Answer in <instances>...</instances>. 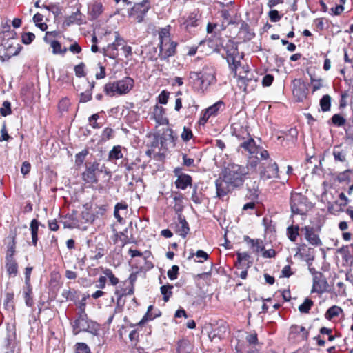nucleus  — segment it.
<instances>
[{
  "label": "nucleus",
  "mask_w": 353,
  "mask_h": 353,
  "mask_svg": "<svg viewBox=\"0 0 353 353\" xmlns=\"http://www.w3.org/2000/svg\"><path fill=\"white\" fill-rule=\"evenodd\" d=\"M230 68L237 77V86L245 93L253 91L257 86L256 79L250 73L248 65H242L243 55L240 54L236 43L228 41L224 47Z\"/></svg>",
  "instance_id": "obj_1"
},
{
  "label": "nucleus",
  "mask_w": 353,
  "mask_h": 353,
  "mask_svg": "<svg viewBox=\"0 0 353 353\" xmlns=\"http://www.w3.org/2000/svg\"><path fill=\"white\" fill-rule=\"evenodd\" d=\"M247 174L248 169L245 167L234 163L229 164L215 181L217 196L223 199L234 189L241 187Z\"/></svg>",
  "instance_id": "obj_2"
},
{
  "label": "nucleus",
  "mask_w": 353,
  "mask_h": 353,
  "mask_svg": "<svg viewBox=\"0 0 353 353\" xmlns=\"http://www.w3.org/2000/svg\"><path fill=\"white\" fill-rule=\"evenodd\" d=\"M189 79L194 88L203 91L216 82V70L212 65H205L199 72H190Z\"/></svg>",
  "instance_id": "obj_3"
},
{
  "label": "nucleus",
  "mask_w": 353,
  "mask_h": 353,
  "mask_svg": "<svg viewBox=\"0 0 353 353\" xmlns=\"http://www.w3.org/2000/svg\"><path fill=\"white\" fill-rule=\"evenodd\" d=\"M170 29L171 27L168 25L161 28L158 32L159 39V57L161 59L165 60L170 57L174 56L176 52L178 43L171 39Z\"/></svg>",
  "instance_id": "obj_4"
},
{
  "label": "nucleus",
  "mask_w": 353,
  "mask_h": 353,
  "mask_svg": "<svg viewBox=\"0 0 353 353\" xmlns=\"http://www.w3.org/2000/svg\"><path fill=\"white\" fill-rule=\"evenodd\" d=\"M74 334L77 335L81 332H88L92 334L97 332L99 325L88 320V316L83 307L77 313V318L71 322Z\"/></svg>",
  "instance_id": "obj_5"
},
{
  "label": "nucleus",
  "mask_w": 353,
  "mask_h": 353,
  "mask_svg": "<svg viewBox=\"0 0 353 353\" xmlns=\"http://www.w3.org/2000/svg\"><path fill=\"white\" fill-rule=\"evenodd\" d=\"M134 83V79L127 77L121 80L107 83L104 86V92L110 97L125 94L132 89Z\"/></svg>",
  "instance_id": "obj_6"
},
{
  "label": "nucleus",
  "mask_w": 353,
  "mask_h": 353,
  "mask_svg": "<svg viewBox=\"0 0 353 353\" xmlns=\"http://www.w3.org/2000/svg\"><path fill=\"white\" fill-rule=\"evenodd\" d=\"M133 293L134 285L131 282L124 281L119 283L115 286L114 294L117 296L115 312H121L123 311L125 303L124 297Z\"/></svg>",
  "instance_id": "obj_7"
},
{
  "label": "nucleus",
  "mask_w": 353,
  "mask_h": 353,
  "mask_svg": "<svg viewBox=\"0 0 353 353\" xmlns=\"http://www.w3.org/2000/svg\"><path fill=\"white\" fill-rule=\"evenodd\" d=\"M290 207L293 214L305 215L311 209L307 198L300 193L291 194Z\"/></svg>",
  "instance_id": "obj_8"
},
{
  "label": "nucleus",
  "mask_w": 353,
  "mask_h": 353,
  "mask_svg": "<svg viewBox=\"0 0 353 353\" xmlns=\"http://www.w3.org/2000/svg\"><path fill=\"white\" fill-rule=\"evenodd\" d=\"M150 8L149 0H143L141 3H135L128 10V16L137 23H141Z\"/></svg>",
  "instance_id": "obj_9"
},
{
  "label": "nucleus",
  "mask_w": 353,
  "mask_h": 353,
  "mask_svg": "<svg viewBox=\"0 0 353 353\" xmlns=\"http://www.w3.org/2000/svg\"><path fill=\"white\" fill-rule=\"evenodd\" d=\"M279 165L272 159L267 163H263L259 167L260 177L263 180H268L279 177Z\"/></svg>",
  "instance_id": "obj_10"
},
{
  "label": "nucleus",
  "mask_w": 353,
  "mask_h": 353,
  "mask_svg": "<svg viewBox=\"0 0 353 353\" xmlns=\"http://www.w3.org/2000/svg\"><path fill=\"white\" fill-rule=\"evenodd\" d=\"M201 15L199 11H194L188 16H184L179 19L181 28L190 32L192 28L197 27L201 21Z\"/></svg>",
  "instance_id": "obj_11"
},
{
  "label": "nucleus",
  "mask_w": 353,
  "mask_h": 353,
  "mask_svg": "<svg viewBox=\"0 0 353 353\" xmlns=\"http://www.w3.org/2000/svg\"><path fill=\"white\" fill-rule=\"evenodd\" d=\"M328 283L325 276L320 272H316L313 275V284L312 293L322 294L328 290Z\"/></svg>",
  "instance_id": "obj_12"
},
{
  "label": "nucleus",
  "mask_w": 353,
  "mask_h": 353,
  "mask_svg": "<svg viewBox=\"0 0 353 353\" xmlns=\"http://www.w3.org/2000/svg\"><path fill=\"white\" fill-rule=\"evenodd\" d=\"M99 163L94 161L85 164V170L82 174L83 180L87 183H97V172L99 170Z\"/></svg>",
  "instance_id": "obj_13"
},
{
  "label": "nucleus",
  "mask_w": 353,
  "mask_h": 353,
  "mask_svg": "<svg viewBox=\"0 0 353 353\" xmlns=\"http://www.w3.org/2000/svg\"><path fill=\"white\" fill-rule=\"evenodd\" d=\"M349 201L350 200L345 194L343 192H341L339 195V199L328 204V211L334 214L345 212V208L347 205Z\"/></svg>",
  "instance_id": "obj_14"
},
{
  "label": "nucleus",
  "mask_w": 353,
  "mask_h": 353,
  "mask_svg": "<svg viewBox=\"0 0 353 353\" xmlns=\"http://www.w3.org/2000/svg\"><path fill=\"white\" fill-rule=\"evenodd\" d=\"M293 94L299 101H303L307 96V88L301 79H295L292 81Z\"/></svg>",
  "instance_id": "obj_15"
},
{
  "label": "nucleus",
  "mask_w": 353,
  "mask_h": 353,
  "mask_svg": "<svg viewBox=\"0 0 353 353\" xmlns=\"http://www.w3.org/2000/svg\"><path fill=\"white\" fill-rule=\"evenodd\" d=\"M309 332L303 326L292 325L290 328L289 337L298 341L307 340Z\"/></svg>",
  "instance_id": "obj_16"
},
{
  "label": "nucleus",
  "mask_w": 353,
  "mask_h": 353,
  "mask_svg": "<svg viewBox=\"0 0 353 353\" xmlns=\"http://www.w3.org/2000/svg\"><path fill=\"white\" fill-rule=\"evenodd\" d=\"M232 134L239 140L244 141L250 137V134L246 126L241 125L239 123L232 124Z\"/></svg>",
  "instance_id": "obj_17"
},
{
  "label": "nucleus",
  "mask_w": 353,
  "mask_h": 353,
  "mask_svg": "<svg viewBox=\"0 0 353 353\" xmlns=\"http://www.w3.org/2000/svg\"><path fill=\"white\" fill-rule=\"evenodd\" d=\"M190 231V228L185 217L179 214L178 216V223H175V232L179 234L183 238L186 237Z\"/></svg>",
  "instance_id": "obj_18"
},
{
  "label": "nucleus",
  "mask_w": 353,
  "mask_h": 353,
  "mask_svg": "<svg viewBox=\"0 0 353 353\" xmlns=\"http://www.w3.org/2000/svg\"><path fill=\"white\" fill-rule=\"evenodd\" d=\"M239 147L245 152H248L252 157L255 154L256 155L259 150L254 140L251 137L243 141Z\"/></svg>",
  "instance_id": "obj_19"
},
{
  "label": "nucleus",
  "mask_w": 353,
  "mask_h": 353,
  "mask_svg": "<svg viewBox=\"0 0 353 353\" xmlns=\"http://www.w3.org/2000/svg\"><path fill=\"white\" fill-rule=\"evenodd\" d=\"M83 14L80 12L79 9H77L76 12H72L65 19L63 25L65 26H70L73 24L81 25L83 23Z\"/></svg>",
  "instance_id": "obj_20"
},
{
  "label": "nucleus",
  "mask_w": 353,
  "mask_h": 353,
  "mask_svg": "<svg viewBox=\"0 0 353 353\" xmlns=\"http://www.w3.org/2000/svg\"><path fill=\"white\" fill-rule=\"evenodd\" d=\"M165 110L162 106L156 105L154 107L153 117L159 125H168V119L165 116Z\"/></svg>",
  "instance_id": "obj_21"
},
{
  "label": "nucleus",
  "mask_w": 353,
  "mask_h": 353,
  "mask_svg": "<svg viewBox=\"0 0 353 353\" xmlns=\"http://www.w3.org/2000/svg\"><path fill=\"white\" fill-rule=\"evenodd\" d=\"M16 237H17V230L15 229L13 232H11L8 236L9 242L7 245V250L6 254V258H14L16 252Z\"/></svg>",
  "instance_id": "obj_22"
},
{
  "label": "nucleus",
  "mask_w": 353,
  "mask_h": 353,
  "mask_svg": "<svg viewBox=\"0 0 353 353\" xmlns=\"http://www.w3.org/2000/svg\"><path fill=\"white\" fill-rule=\"evenodd\" d=\"M305 230V237L307 241L313 245H321V241L319 236L315 233L314 228L310 226H305L303 229Z\"/></svg>",
  "instance_id": "obj_23"
},
{
  "label": "nucleus",
  "mask_w": 353,
  "mask_h": 353,
  "mask_svg": "<svg viewBox=\"0 0 353 353\" xmlns=\"http://www.w3.org/2000/svg\"><path fill=\"white\" fill-rule=\"evenodd\" d=\"M237 259L235 262V267L238 269L243 268L245 266L250 267L252 262L250 261V255L248 252H236Z\"/></svg>",
  "instance_id": "obj_24"
},
{
  "label": "nucleus",
  "mask_w": 353,
  "mask_h": 353,
  "mask_svg": "<svg viewBox=\"0 0 353 353\" xmlns=\"http://www.w3.org/2000/svg\"><path fill=\"white\" fill-rule=\"evenodd\" d=\"M5 268L9 276L15 277L18 274V263L14 258H6Z\"/></svg>",
  "instance_id": "obj_25"
},
{
  "label": "nucleus",
  "mask_w": 353,
  "mask_h": 353,
  "mask_svg": "<svg viewBox=\"0 0 353 353\" xmlns=\"http://www.w3.org/2000/svg\"><path fill=\"white\" fill-rule=\"evenodd\" d=\"M103 12V8L101 2H94L88 7V14L91 19H97Z\"/></svg>",
  "instance_id": "obj_26"
},
{
  "label": "nucleus",
  "mask_w": 353,
  "mask_h": 353,
  "mask_svg": "<svg viewBox=\"0 0 353 353\" xmlns=\"http://www.w3.org/2000/svg\"><path fill=\"white\" fill-rule=\"evenodd\" d=\"M192 179L188 174L179 176L175 181V186L177 189L185 190L188 186H191Z\"/></svg>",
  "instance_id": "obj_27"
},
{
  "label": "nucleus",
  "mask_w": 353,
  "mask_h": 353,
  "mask_svg": "<svg viewBox=\"0 0 353 353\" xmlns=\"http://www.w3.org/2000/svg\"><path fill=\"white\" fill-rule=\"evenodd\" d=\"M338 252L346 262L353 261V244L342 246L338 250Z\"/></svg>",
  "instance_id": "obj_28"
},
{
  "label": "nucleus",
  "mask_w": 353,
  "mask_h": 353,
  "mask_svg": "<svg viewBox=\"0 0 353 353\" xmlns=\"http://www.w3.org/2000/svg\"><path fill=\"white\" fill-rule=\"evenodd\" d=\"M245 241L250 245L251 248L253 249V252L259 253L264 250V245L261 239H252L249 236H245Z\"/></svg>",
  "instance_id": "obj_29"
},
{
  "label": "nucleus",
  "mask_w": 353,
  "mask_h": 353,
  "mask_svg": "<svg viewBox=\"0 0 353 353\" xmlns=\"http://www.w3.org/2000/svg\"><path fill=\"white\" fill-rule=\"evenodd\" d=\"M128 230L125 229L123 231L116 232L115 234V239H114V243L119 244L121 247H123L125 245L130 243V239L127 235Z\"/></svg>",
  "instance_id": "obj_30"
},
{
  "label": "nucleus",
  "mask_w": 353,
  "mask_h": 353,
  "mask_svg": "<svg viewBox=\"0 0 353 353\" xmlns=\"http://www.w3.org/2000/svg\"><path fill=\"white\" fill-rule=\"evenodd\" d=\"M102 272L104 276H106V281L108 280L110 285L117 286L119 283V279L113 273L112 270L109 268H103Z\"/></svg>",
  "instance_id": "obj_31"
},
{
  "label": "nucleus",
  "mask_w": 353,
  "mask_h": 353,
  "mask_svg": "<svg viewBox=\"0 0 353 353\" xmlns=\"http://www.w3.org/2000/svg\"><path fill=\"white\" fill-rule=\"evenodd\" d=\"M14 294L13 292H8L6 293L5 299L3 301V307L8 311L14 310Z\"/></svg>",
  "instance_id": "obj_32"
},
{
  "label": "nucleus",
  "mask_w": 353,
  "mask_h": 353,
  "mask_svg": "<svg viewBox=\"0 0 353 353\" xmlns=\"http://www.w3.org/2000/svg\"><path fill=\"white\" fill-rule=\"evenodd\" d=\"M122 148L120 145L114 146L108 154V160L114 162L118 159L123 158Z\"/></svg>",
  "instance_id": "obj_33"
},
{
  "label": "nucleus",
  "mask_w": 353,
  "mask_h": 353,
  "mask_svg": "<svg viewBox=\"0 0 353 353\" xmlns=\"http://www.w3.org/2000/svg\"><path fill=\"white\" fill-rule=\"evenodd\" d=\"M225 104L222 101H219L216 103H214L212 105L208 107L205 109L208 112V114L211 117H216L218 115L220 110H223L224 109Z\"/></svg>",
  "instance_id": "obj_34"
},
{
  "label": "nucleus",
  "mask_w": 353,
  "mask_h": 353,
  "mask_svg": "<svg viewBox=\"0 0 353 353\" xmlns=\"http://www.w3.org/2000/svg\"><path fill=\"white\" fill-rule=\"evenodd\" d=\"M64 228H75L79 226V221L74 216L73 214H67L64 217V221L63 222Z\"/></svg>",
  "instance_id": "obj_35"
},
{
  "label": "nucleus",
  "mask_w": 353,
  "mask_h": 353,
  "mask_svg": "<svg viewBox=\"0 0 353 353\" xmlns=\"http://www.w3.org/2000/svg\"><path fill=\"white\" fill-rule=\"evenodd\" d=\"M341 313H343L341 307L337 305H333L326 311L325 317L327 320H332V319L339 316Z\"/></svg>",
  "instance_id": "obj_36"
},
{
  "label": "nucleus",
  "mask_w": 353,
  "mask_h": 353,
  "mask_svg": "<svg viewBox=\"0 0 353 353\" xmlns=\"http://www.w3.org/2000/svg\"><path fill=\"white\" fill-rule=\"evenodd\" d=\"M30 230L32 244L36 246L38 241L39 221L37 219L32 220L30 223Z\"/></svg>",
  "instance_id": "obj_37"
},
{
  "label": "nucleus",
  "mask_w": 353,
  "mask_h": 353,
  "mask_svg": "<svg viewBox=\"0 0 353 353\" xmlns=\"http://www.w3.org/2000/svg\"><path fill=\"white\" fill-rule=\"evenodd\" d=\"M32 293V289L31 284H29L28 285H26L25 284V286L23 288V294L25 299L26 305L28 307H31L33 305V300L31 296V294Z\"/></svg>",
  "instance_id": "obj_38"
},
{
  "label": "nucleus",
  "mask_w": 353,
  "mask_h": 353,
  "mask_svg": "<svg viewBox=\"0 0 353 353\" xmlns=\"http://www.w3.org/2000/svg\"><path fill=\"white\" fill-rule=\"evenodd\" d=\"M100 114H104L103 111L92 114L88 118L89 125L94 129H99L103 126V123L97 122Z\"/></svg>",
  "instance_id": "obj_39"
},
{
  "label": "nucleus",
  "mask_w": 353,
  "mask_h": 353,
  "mask_svg": "<svg viewBox=\"0 0 353 353\" xmlns=\"http://www.w3.org/2000/svg\"><path fill=\"white\" fill-rule=\"evenodd\" d=\"M128 205L125 202H120L116 204L114 208V215L119 223H122L123 221V217L119 214V210H122L127 212Z\"/></svg>",
  "instance_id": "obj_40"
},
{
  "label": "nucleus",
  "mask_w": 353,
  "mask_h": 353,
  "mask_svg": "<svg viewBox=\"0 0 353 353\" xmlns=\"http://www.w3.org/2000/svg\"><path fill=\"white\" fill-rule=\"evenodd\" d=\"M299 225H291L287 228V234L289 239L295 242L299 236Z\"/></svg>",
  "instance_id": "obj_41"
},
{
  "label": "nucleus",
  "mask_w": 353,
  "mask_h": 353,
  "mask_svg": "<svg viewBox=\"0 0 353 353\" xmlns=\"http://www.w3.org/2000/svg\"><path fill=\"white\" fill-rule=\"evenodd\" d=\"M104 55L111 59H116L118 57L119 53L115 44H109L108 47L104 49Z\"/></svg>",
  "instance_id": "obj_42"
},
{
  "label": "nucleus",
  "mask_w": 353,
  "mask_h": 353,
  "mask_svg": "<svg viewBox=\"0 0 353 353\" xmlns=\"http://www.w3.org/2000/svg\"><path fill=\"white\" fill-rule=\"evenodd\" d=\"M153 309L152 305H150L148 308L146 314L143 316L142 319L137 323V325H142L149 321H152L156 317L159 316V314H153L152 310Z\"/></svg>",
  "instance_id": "obj_43"
},
{
  "label": "nucleus",
  "mask_w": 353,
  "mask_h": 353,
  "mask_svg": "<svg viewBox=\"0 0 353 353\" xmlns=\"http://www.w3.org/2000/svg\"><path fill=\"white\" fill-rule=\"evenodd\" d=\"M313 305V301L309 298H306L304 300V302L299 306V310L301 313L307 314L309 313Z\"/></svg>",
  "instance_id": "obj_44"
},
{
  "label": "nucleus",
  "mask_w": 353,
  "mask_h": 353,
  "mask_svg": "<svg viewBox=\"0 0 353 353\" xmlns=\"http://www.w3.org/2000/svg\"><path fill=\"white\" fill-rule=\"evenodd\" d=\"M173 286L172 285H165L161 287V292L163 295V299L165 302H168L172 295Z\"/></svg>",
  "instance_id": "obj_45"
},
{
  "label": "nucleus",
  "mask_w": 353,
  "mask_h": 353,
  "mask_svg": "<svg viewBox=\"0 0 353 353\" xmlns=\"http://www.w3.org/2000/svg\"><path fill=\"white\" fill-rule=\"evenodd\" d=\"M50 43V46L52 48V53L54 54H64L66 51L67 48L62 49L61 44L58 41H51L49 42Z\"/></svg>",
  "instance_id": "obj_46"
},
{
  "label": "nucleus",
  "mask_w": 353,
  "mask_h": 353,
  "mask_svg": "<svg viewBox=\"0 0 353 353\" xmlns=\"http://www.w3.org/2000/svg\"><path fill=\"white\" fill-rule=\"evenodd\" d=\"M94 82L90 83V90H87L85 92H82L80 95V102L85 103L92 99V90L94 87Z\"/></svg>",
  "instance_id": "obj_47"
},
{
  "label": "nucleus",
  "mask_w": 353,
  "mask_h": 353,
  "mask_svg": "<svg viewBox=\"0 0 353 353\" xmlns=\"http://www.w3.org/2000/svg\"><path fill=\"white\" fill-rule=\"evenodd\" d=\"M332 124L336 127H342L345 125L346 120L340 114H334L331 118Z\"/></svg>",
  "instance_id": "obj_48"
},
{
  "label": "nucleus",
  "mask_w": 353,
  "mask_h": 353,
  "mask_svg": "<svg viewBox=\"0 0 353 353\" xmlns=\"http://www.w3.org/2000/svg\"><path fill=\"white\" fill-rule=\"evenodd\" d=\"M320 105L323 112H327L330 110L331 98L328 94L323 96L320 100Z\"/></svg>",
  "instance_id": "obj_49"
},
{
  "label": "nucleus",
  "mask_w": 353,
  "mask_h": 353,
  "mask_svg": "<svg viewBox=\"0 0 353 353\" xmlns=\"http://www.w3.org/2000/svg\"><path fill=\"white\" fill-rule=\"evenodd\" d=\"M310 83L312 87V92H314L323 87V79H316L314 75L310 74Z\"/></svg>",
  "instance_id": "obj_50"
},
{
  "label": "nucleus",
  "mask_w": 353,
  "mask_h": 353,
  "mask_svg": "<svg viewBox=\"0 0 353 353\" xmlns=\"http://www.w3.org/2000/svg\"><path fill=\"white\" fill-rule=\"evenodd\" d=\"M194 256H196L199 259L198 260H195V261L198 263H203L209 258L208 253L201 250H198L196 253L190 252L189 258L193 257Z\"/></svg>",
  "instance_id": "obj_51"
},
{
  "label": "nucleus",
  "mask_w": 353,
  "mask_h": 353,
  "mask_svg": "<svg viewBox=\"0 0 353 353\" xmlns=\"http://www.w3.org/2000/svg\"><path fill=\"white\" fill-rule=\"evenodd\" d=\"M88 154V150L85 149L81 152L77 153L75 155V164L79 167L81 166L85 161L86 156Z\"/></svg>",
  "instance_id": "obj_52"
},
{
  "label": "nucleus",
  "mask_w": 353,
  "mask_h": 353,
  "mask_svg": "<svg viewBox=\"0 0 353 353\" xmlns=\"http://www.w3.org/2000/svg\"><path fill=\"white\" fill-rule=\"evenodd\" d=\"M22 46L20 44H17V46H9L7 48L8 59L12 56L17 55L21 50Z\"/></svg>",
  "instance_id": "obj_53"
},
{
  "label": "nucleus",
  "mask_w": 353,
  "mask_h": 353,
  "mask_svg": "<svg viewBox=\"0 0 353 353\" xmlns=\"http://www.w3.org/2000/svg\"><path fill=\"white\" fill-rule=\"evenodd\" d=\"M333 156L335 161L344 162L346 160L345 153L339 150L338 147H335L333 150Z\"/></svg>",
  "instance_id": "obj_54"
},
{
  "label": "nucleus",
  "mask_w": 353,
  "mask_h": 353,
  "mask_svg": "<svg viewBox=\"0 0 353 353\" xmlns=\"http://www.w3.org/2000/svg\"><path fill=\"white\" fill-rule=\"evenodd\" d=\"M194 103H195L194 101L192 105L189 104L188 106L186 107L185 113V117L191 118L194 115L196 114V112L198 110L199 105H196Z\"/></svg>",
  "instance_id": "obj_55"
},
{
  "label": "nucleus",
  "mask_w": 353,
  "mask_h": 353,
  "mask_svg": "<svg viewBox=\"0 0 353 353\" xmlns=\"http://www.w3.org/2000/svg\"><path fill=\"white\" fill-rule=\"evenodd\" d=\"M35 39V35L32 32H23L21 34V41L25 45L30 44Z\"/></svg>",
  "instance_id": "obj_56"
},
{
  "label": "nucleus",
  "mask_w": 353,
  "mask_h": 353,
  "mask_svg": "<svg viewBox=\"0 0 353 353\" xmlns=\"http://www.w3.org/2000/svg\"><path fill=\"white\" fill-rule=\"evenodd\" d=\"M12 113L11 103L8 101H3L2 107L0 108V114L3 116H8Z\"/></svg>",
  "instance_id": "obj_57"
},
{
  "label": "nucleus",
  "mask_w": 353,
  "mask_h": 353,
  "mask_svg": "<svg viewBox=\"0 0 353 353\" xmlns=\"http://www.w3.org/2000/svg\"><path fill=\"white\" fill-rule=\"evenodd\" d=\"M70 106V101L68 98H63L61 99L58 104V108L61 112L68 111Z\"/></svg>",
  "instance_id": "obj_58"
},
{
  "label": "nucleus",
  "mask_w": 353,
  "mask_h": 353,
  "mask_svg": "<svg viewBox=\"0 0 353 353\" xmlns=\"http://www.w3.org/2000/svg\"><path fill=\"white\" fill-rule=\"evenodd\" d=\"M75 347L76 353H90V349L86 343H77Z\"/></svg>",
  "instance_id": "obj_59"
},
{
  "label": "nucleus",
  "mask_w": 353,
  "mask_h": 353,
  "mask_svg": "<svg viewBox=\"0 0 353 353\" xmlns=\"http://www.w3.org/2000/svg\"><path fill=\"white\" fill-rule=\"evenodd\" d=\"M114 137V130L111 128H105L102 134L101 139L103 141H108Z\"/></svg>",
  "instance_id": "obj_60"
},
{
  "label": "nucleus",
  "mask_w": 353,
  "mask_h": 353,
  "mask_svg": "<svg viewBox=\"0 0 353 353\" xmlns=\"http://www.w3.org/2000/svg\"><path fill=\"white\" fill-rule=\"evenodd\" d=\"M181 137L182 140L185 142L190 141L193 137L191 129L187 127H184Z\"/></svg>",
  "instance_id": "obj_61"
},
{
  "label": "nucleus",
  "mask_w": 353,
  "mask_h": 353,
  "mask_svg": "<svg viewBox=\"0 0 353 353\" xmlns=\"http://www.w3.org/2000/svg\"><path fill=\"white\" fill-rule=\"evenodd\" d=\"M75 74L78 77H83L86 75L85 72V64L81 63L74 67Z\"/></svg>",
  "instance_id": "obj_62"
},
{
  "label": "nucleus",
  "mask_w": 353,
  "mask_h": 353,
  "mask_svg": "<svg viewBox=\"0 0 353 353\" xmlns=\"http://www.w3.org/2000/svg\"><path fill=\"white\" fill-rule=\"evenodd\" d=\"M210 117L211 116L209 114V113L208 114V112L205 110V109L202 110L201 117L198 121L199 125L203 126L205 125Z\"/></svg>",
  "instance_id": "obj_63"
},
{
  "label": "nucleus",
  "mask_w": 353,
  "mask_h": 353,
  "mask_svg": "<svg viewBox=\"0 0 353 353\" xmlns=\"http://www.w3.org/2000/svg\"><path fill=\"white\" fill-rule=\"evenodd\" d=\"M179 267L176 265H173L171 269H170L168 272V276L171 280H174L177 278L179 274Z\"/></svg>",
  "instance_id": "obj_64"
}]
</instances>
